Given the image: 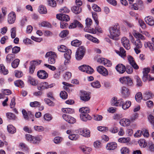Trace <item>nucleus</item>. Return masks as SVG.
Returning a JSON list of instances; mask_svg holds the SVG:
<instances>
[{
    "label": "nucleus",
    "mask_w": 154,
    "mask_h": 154,
    "mask_svg": "<svg viewBox=\"0 0 154 154\" xmlns=\"http://www.w3.org/2000/svg\"><path fill=\"white\" fill-rule=\"evenodd\" d=\"M109 31L110 34L108 35V36L110 38L114 40H116V37L119 36L120 34L119 28L118 25L110 27Z\"/></svg>",
    "instance_id": "f257e3e1"
},
{
    "label": "nucleus",
    "mask_w": 154,
    "mask_h": 154,
    "mask_svg": "<svg viewBox=\"0 0 154 154\" xmlns=\"http://www.w3.org/2000/svg\"><path fill=\"white\" fill-rule=\"evenodd\" d=\"M85 48L83 46L79 48L77 50L75 54L76 59L78 60H81L85 54Z\"/></svg>",
    "instance_id": "f03ea898"
},
{
    "label": "nucleus",
    "mask_w": 154,
    "mask_h": 154,
    "mask_svg": "<svg viewBox=\"0 0 154 154\" xmlns=\"http://www.w3.org/2000/svg\"><path fill=\"white\" fill-rule=\"evenodd\" d=\"M120 82L122 84L128 85L129 86H132L133 82L131 79L128 76H124L119 79Z\"/></svg>",
    "instance_id": "7ed1b4c3"
},
{
    "label": "nucleus",
    "mask_w": 154,
    "mask_h": 154,
    "mask_svg": "<svg viewBox=\"0 0 154 154\" xmlns=\"http://www.w3.org/2000/svg\"><path fill=\"white\" fill-rule=\"evenodd\" d=\"M79 68L80 70L89 74H91L94 72L93 69L88 65H84L79 67Z\"/></svg>",
    "instance_id": "20e7f679"
},
{
    "label": "nucleus",
    "mask_w": 154,
    "mask_h": 154,
    "mask_svg": "<svg viewBox=\"0 0 154 154\" xmlns=\"http://www.w3.org/2000/svg\"><path fill=\"white\" fill-rule=\"evenodd\" d=\"M123 101L122 99H121L117 100L116 98L114 97L112 99L111 102V104L113 106H120L122 104Z\"/></svg>",
    "instance_id": "39448f33"
},
{
    "label": "nucleus",
    "mask_w": 154,
    "mask_h": 154,
    "mask_svg": "<svg viewBox=\"0 0 154 154\" xmlns=\"http://www.w3.org/2000/svg\"><path fill=\"white\" fill-rule=\"evenodd\" d=\"M97 72L103 76H106L108 75V72L105 68L102 66H99L97 68Z\"/></svg>",
    "instance_id": "423d86ee"
},
{
    "label": "nucleus",
    "mask_w": 154,
    "mask_h": 154,
    "mask_svg": "<svg viewBox=\"0 0 154 154\" xmlns=\"http://www.w3.org/2000/svg\"><path fill=\"white\" fill-rule=\"evenodd\" d=\"M97 61L100 63L103 64L106 66L109 67L112 65V63L109 60L104 58H98Z\"/></svg>",
    "instance_id": "0eeeda50"
},
{
    "label": "nucleus",
    "mask_w": 154,
    "mask_h": 154,
    "mask_svg": "<svg viewBox=\"0 0 154 154\" xmlns=\"http://www.w3.org/2000/svg\"><path fill=\"white\" fill-rule=\"evenodd\" d=\"M122 43L123 46L127 50H129L130 48V44L129 41L127 38L125 37H123L121 39Z\"/></svg>",
    "instance_id": "6e6552de"
},
{
    "label": "nucleus",
    "mask_w": 154,
    "mask_h": 154,
    "mask_svg": "<svg viewBox=\"0 0 154 154\" xmlns=\"http://www.w3.org/2000/svg\"><path fill=\"white\" fill-rule=\"evenodd\" d=\"M62 117L65 120L69 123L73 124L76 122L75 119L69 115L63 114Z\"/></svg>",
    "instance_id": "1a4fd4ad"
},
{
    "label": "nucleus",
    "mask_w": 154,
    "mask_h": 154,
    "mask_svg": "<svg viewBox=\"0 0 154 154\" xmlns=\"http://www.w3.org/2000/svg\"><path fill=\"white\" fill-rule=\"evenodd\" d=\"M150 69L149 68H145L143 69V81L145 82L148 79L150 78V75H148V73L150 72Z\"/></svg>",
    "instance_id": "9d476101"
},
{
    "label": "nucleus",
    "mask_w": 154,
    "mask_h": 154,
    "mask_svg": "<svg viewBox=\"0 0 154 154\" xmlns=\"http://www.w3.org/2000/svg\"><path fill=\"white\" fill-rule=\"evenodd\" d=\"M37 75L38 77L41 79H45L48 78V74L44 70H40L37 73Z\"/></svg>",
    "instance_id": "9b49d317"
},
{
    "label": "nucleus",
    "mask_w": 154,
    "mask_h": 154,
    "mask_svg": "<svg viewBox=\"0 0 154 154\" xmlns=\"http://www.w3.org/2000/svg\"><path fill=\"white\" fill-rule=\"evenodd\" d=\"M56 17L57 19L61 21H67L70 19L68 15L63 14H57Z\"/></svg>",
    "instance_id": "f8f14e48"
},
{
    "label": "nucleus",
    "mask_w": 154,
    "mask_h": 154,
    "mask_svg": "<svg viewBox=\"0 0 154 154\" xmlns=\"http://www.w3.org/2000/svg\"><path fill=\"white\" fill-rule=\"evenodd\" d=\"M90 98V96L89 94L86 91L82 92L80 96L81 100L84 101H88Z\"/></svg>",
    "instance_id": "ddd939ff"
},
{
    "label": "nucleus",
    "mask_w": 154,
    "mask_h": 154,
    "mask_svg": "<svg viewBox=\"0 0 154 154\" xmlns=\"http://www.w3.org/2000/svg\"><path fill=\"white\" fill-rule=\"evenodd\" d=\"M16 18L15 14L12 12L9 14L8 16V22L10 24H12L13 23Z\"/></svg>",
    "instance_id": "4468645a"
},
{
    "label": "nucleus",
    "mask_w": 154,
    "mask_h": 154,
    "mask_svg": "<svg viewBox=\"0 0 154 154\" xmlns=\"http://www.w3.org/2000/svg\"><path fill=\"white\" fill-rule=\"evenodd\" d=\"M128 58L130 64L132 67L135 69H138L139 68V67L135 62L133 58L131 56H129L128 57Z\"/></svg>",
    "instance_id": "2eb2a0df"
},
{
    "label": "nucleus",
    "mask_w": 154,
    "mask_h": 154,
    "mask_svg": "<svg viewBox=\"0 0 154 154\" xmlns=\"http://www.w3.org/2000/svg\"><path fill=\"white\" fill-rule=\"evenodd\" d=\"M79 148L84 153L86 154H89L92 150L90 147L87 146L85 145H81Z\"/></svg>",
    "instance_id": "dca6fc26"
},
{
    "label": "nucleus",
    "mask_w": 154,
    "mask_h": 154,
    "mask_svg": "<svg viewBox=\"0 0 154 154\" xmlns=\"http://www.w3.org/2000/svg\"><path fill=\"white\" fill-rule=\"evenodd\" d=\"M79 132L80 134L85 137H89L90 136V132L89 130L80 129L79 130Z\"/></svg>",
    "instance_id": "f3484780"
},
{
    "label": "nucleus",
    "mask_w": 154,
    "mask_h": 154,
    "mask_svg": "<svg viewBox=\"0 0 154 154\" xmlns=\"http://www.w3.org/2000/svg\"><path fill=\"white\" fill-rule=\"evenodd\" d=\"M145 21L146 23L150 26L154 25V18L151 16H148L145 18Z\"/></svg>",
    "instance_id": "a211bd4d"
},
{
    "label": "nucleus",
    "mask_w": 154,
    "mask_h": 154,
    "mask_svg": "<svg viewBox=\"0 0 154 154\" xmlns=\"http://www.w3.org/2000/svg\"><path fill=\"white\" fill-rule=\"evenodd\" d=\"M116 69L121 74L123 73L125 71V67L122 64L117 65L116 67Z\"/></svg>",
    "instance_id": "6ab92c4d"
},
{
    "label": "nucleus",
    "mask_w": 154,
    "mask_h": 154,
    "mask_svg": "<svg viewBox=\"0 0 154 154\" xmlns=\"http://www.w3.org/2000/svg\"><path fill=\"white\" fill-rule=\"evenodd\" d=\"M122 94L124 98H126L130 95V92L128 88L126 87H123L122 90Z\"/></svg>",
    "instance_id": "aec40b11"
},
{
    "label": "nucleus",
    "mask_w": 154,
    "mask_h": 154,
    "mask_svg": "<svg viewBox=\"0 0 154 154\" xmlns=\"http://www.w3.org/2000/svg\"><path fill=\"white\" fill-rule=\"evenodd\" d=\"M88 113L80 114V118L83 121L86 122L88 120H90L92 117L90 116Z\"/></svg>",
    "instance_id": "412c9836"
},
{
    "label": "nucleus",
    "mask_w": 154,
    "mask_h": 154,
    "mask_svg": "<svg viewBox=\"0 0 154 154\" xmlns=\"http://www.w3.org/2000/svg\"><path fill=\"white\" fill-rule=\"evenodd\" d=\"M78 26L80 27H82V25L78 21L74 20L73 22L69 26V29H73Z\"/></svg>",
    "instance_id": "4be33fe9"
},
{
    "label": "nucleus",
    "mask_w": 154,
    "mask_h": 154,
    "mask_svg": "<svg viewBox=\"0 0 154 154\" xmlns=\"http://www.w3.org/2000/svg\"><path fill=\"white\" fill-rule=\"evenodd\" d=\"M48 83L46 82H41L37 85V89L39 91H43L44 90L47 89Z\"/></svg>",
    "instance_id": "5701e85b"
},
{
    "label": "nucleus",
    "mask_w": 154,
    "mask_h": 154,
    "mask_svg": "<svg viewBox=\"0 0 154 154\" xmlns=\"http://www.w3.org/2000/svg\"><path fill=\"white\" fill-rule=\"evenodd\" d=\"M115 51L117 54L123 58H125L126 57V51L123 48H120L119 51L117 50H116Z\"/></svg>",
    "instance_id": "b1692460"
},
{
    "label": "nucleus",
    "mask_w": 154,
    "mask_h": 154,
    "mask_svg": "<svg viewBox=\"0 0 154 154\" xmlns=\"http://www.w3.org/2000/svg\"><path fill=\"white\" fill-rule=\"evenodd\" d=\"M153 97L154 95L151 92H146L143 94V100H146L152 98Z\"/></svg>",
    "instance_id": "393cba45"
},
{
    "label": "nucleus",
    "mask_w": 154,
    "mask_h": 154,
    "mask_svg": "<svg viewBox=\"0 0 154 154\" xmlns=\"http://www.w3.org/2000/svg\"><path fill=\"white\" fill-rule=\"evenodd\" d=\"M130 123L129 119H123L120 121V125L123 126H128L130 125Z\"/></svg>",
    "instance_id": "a878e982"
},
{
    "label": "nucleus",
    "mask_w": 154,
    "mask_h": 154,
    "mask_svg": "<svg viewBox=\"0 0 154 154\" xmlns=\"http://www.w3.org/2000/svg\"><path fill=\"white\" fill-rule=\"evenodd\" d=\"M37 63L35 61H33L30 62L29 66V72L30 73L32 74L34 72L35 66Z\"/></svg>",
    "instance_id": "bb28decb"
},
{
    "label": "nucleus",
    "mask_w": 154,
    "mask_h": 154,
    "mask_svg": "<svg viewBox=\"0 0 154 154\" xmlns=\"http://www.w3.org/2000/svg\"><path fill=\"white\" fill-rule=\"evenodd\" d=\"M85 36L88 40L92 41V42L97 43H99V40L96 38H94L89 34L85 35Z\"/></svg>",
    "instance_id": "cd10ccee"
},
{
    "label": "nucleus",
    "mask_w": 154,
    "mask_h": 154,
    "mask_svg": "<svg viewBox=\"0 0 154 154\" xmlns=\"http://www.w3.org/2000/svg\"><path fill=\"white\" fill-rule=\"evenodd\" d=\"M72 12L74 13L77 14L80 13L81 11V8L78 6H73L71 8Z\"/></svg>",
    "instance_id": "c85d7f7f"
},
{
    "label": "nucleus",
    "mask_w": 154,
    "mask_h": 154,
    "mask_svg": "<svg viewBox=\"0 0 154 154\" xmlns=\"http://www.w3.org/2000/svg\"><path fill=\"white\" fill-rule=\"evenodd\" d=\"M144 46L145 48H148L152 51H154V44L150 42H146Z\"/></svg>",
    "instance_id": "c756f323"
},
{
    "label": "nucleus",
    "mask_w": 154,
    "mask_h": 154,
    "mask_svg": "<svg viewBox=\"0 0 154 154\" xmlns=\"http://www.w3.org/2000/svg\"><path fill=\"white\" fill-rule=\"evenodd\" d=\"M38 11L41 14H46L47 13V10L45 6L41 5L39 6Z\"/></svg>",
    "instance_id": "7c9ffc66"
},
{
    "label": "nucleus",
    "mask_w": 154,
    "mask_h": 154,
    "mask_svg": "<svg viewBox=\"0 0 154 154\" xmlns=\"http://www.w3.org/2000/svg\"><path fill=\"white\" fill-rule=\"evenodd\" d=\"M8 131L11 134H14L16 132V129L13 126L11 125H8L7 127Z\"/></svg>",
    "instance_id": "2f4dec72"
},
{
    "label": "nucleus",
    "mask_w": 154,
    "mask_h": 154,
    "mask_svg": "<svg viewBox=\"0 0 154 154\" xmlns=\"http://www.w3.org/2000/svg\"><path fill=\"white\" fill-rule=\"evenodd\" d=\"M131 105V102L130 101H127L125 103L122 102V108L124 110L128 109Z\"/></svg>",
    "instance_id": "473e14b6"
},
{
    "label": "nucleus",
    "mask_w": 154,
    "mask_h": 154,
    "mask_svg": "<svg viewBox=\"0 0 154 154\" xmlns=\"http://www.w3.org/2000/svg\"><path fill=\"white\" fill-rule=\"evenodd\" d=\"M15 57V55L14 54H8L6 57V61L7 63H10Z\"/></svg>",
    "instance_id": "72a5a7b5"
},
{
    "label": "nucleus",
    "mask_w": 154,
    "mask_h": 154,
    "mask_svg": "<svg viewBox=\"0 0 154 154\" xmlns=\"http://www.w3.org/2000/svg\"><path fill=\"white\" fill-rule=\"evenodd\" d=\"M79 111L81 112L80 114L89 113L90 110L88 107H82L79 109Z\"/></svg>",
    "instance_id": "f704fd0d"
},
{
    "label": "nucleus",
    "mask_w": 154,
    "mask_h": 154,
    "mask_svg": "<svg viewBox=\"0 0 154 154\" xmlns=\"http://www.w3.org/2000/svg\"><path fill=\"white\" fill-rule=\"evenodd\" d=\"M0 72L4 75L8 74V70L5 69V66L3 64L0 65Z\"/></svg>",
    "instance_id": "c9c22d12"
},
{
    "label": "nucleus",
    "mask_w": 154,
    "mask_h": 154,
    "mask_svg": "<svg viewBox=\"0 0 154 154\" xmlns=\"http://www.w3.org/2000/svg\"><path fill=\"white\" fill-rule=\"evenodd\" d=\"M62 110L64 113H66L72 114L74 112L73 109L69 108H62Z\"/></svg>",
    "instance_id": "e433bc0d"
},
{
    "label": "nucleus",
    "mask_w": 154,
    "mask_h": 154,
    "mask_svg": "<svg viewBox=\"0 0 154 154\" xmlns=\"http://www.w3.org/2000/svg\"><path fill=\"white\" fill-rule=\"evenodd\" d=\"M65 52L66 53H64V57L66 59L69 60L71 57V50L70 49H68Z\"/></svg>",
    "instance_id": "4c0bfd02"
},
{
    "label": "nucleus",
    "mask_w": 154,
    "mask_h": 154,
    "mask_svg": "<svg viewBox=\"0 0 154 154\" xmlns=\"http://www.w3.org/2000/svg\"><path fill=\"white\" fill-rule=\"evenodd\" d=\"M130 140L129 137H122L118 139V141L121 143H126L129 142Z\"/></svg>",
    "instance_id": "58836bf2"
},
{
    "label": "nucleus",
    "mask_w": 154,
    "mask_h": 154,
    "mask_svg": "<svg viewBox=\"0 0 154 154\" xmlns=\"http://www.w3.org/2000/svg\"><path fill=\"white\" fill-rule=\"evenodd\" d=\"M42 138V137L41 135L33 137L32 143H38L41 140Z\"/></svg>",
    "instance_id": "ea45409f"
},
{
    "label": "nucleus",
    "mask_w": 154,
    "mask_h": 154,
    "mask_svg": "<svg viewBox=\"0 0 154 154\" xmlns=\"http://www.w3.org/2000/svg\"><path fill=\"white\" fill-rule=\"evenodd\" d=\"M20 60L18 59H16L11 63V66L14 68L17 67L19 64Z\"/></svg>",
    "instance_id": "a19ab883"
},
{
    "label": "nucleus",
    "mask_w": 154,
    "mask_h": 154,
    "mask_svg": "<svg viewBox=\"0 0 154 154\" xmlns=\"http://www.w3.org/2000/svg\"><path fill=\"white\" fill-rule=\"evenodd\" d=\"M91 85L92 87L97 88H99L101 87L100 83L98 81H96L92 82Z\"/></svg>",
    "instance_id": "79ce46f5"
},
{
    "label": "nucleus",
    "mask_w": 154,
    "mask_h": 154,
    "mask_svg": "<svg viewBox=\"0 0 154 154\" xmlns=\"http://www.w3.org/2000/svg\"><path fill=\"white\" fill-rule=\"evenodd\" d=\"M7 118L11 120H15L17 117L15 115L11 112H8L6 114Z\"/></svg>",
    "instance_id": "37998d69"
},
{
    "label": "nucleus",
    "mask_w": 154,
    "mask_h": 154,
    "mask_svg": "<svg viewBox=\"0 0 154 154\" xmlns=\"http://www.w3.org/2000/svg\"><path fill=\"white\" fill-rule=\"evenodd\" d=\"M134 45L136 47L134 48H140L142 46V43L139 39L136 40L134 43Z\"/></svg>",
    "instance_id": "c03bdc74"
},
{
    "label": "nucleus",
    "mask_w": 154,
    "mask_h": 154,
    "mask_svg": "<svg viewBox=\"0 0 154 154\" xmlns=\"http://www.w3.org/2000/svg\"><path fill=\"white\" fill-rule=\"evenodd\" d=\"M28 81L29 83L33 85H35L37 84V82L31 76L29 77Z\"/></svg>",
    "instance_id": "a18cd8bd"
},
{
    "label": "nucleus",
    "mask_w": 154,
    "mask_h": 154,
    "mask_svg": "<svg viewBox=\"0 0 154 154\" xmlns=\"http://www.w3.org/2000/svg\"><path fill=\"white\" fill-rule=\"evenodd\" d=\"M63 138L60 137H55L54 139V142L56 144H59L61 143V142L63 141Z\"/></svg>",
    "instance_id": "49530a36"
},
{
    "label": "nucleus",
    "mask_w": 154,
    "mask_h": 154,
    "mask_svg": "<svg viewBox=\"0 0 154 154\" xmlns=\"http://www.w3.org/2000/svg\"><path fill=\"white\" fill-rule=\"evenodd\" d=\"M34 130L38 132H42L45 130V128L41 126L35 125L34 127Z\"/></svg>",
    "instance_id": "de8ad7c7"
},
{
    "label": "nucleus",
    "mask_w": 154,
    "mask_h": 154,
    "mask_svg": "<svg viewBox=\"0 0 154 154\" xmlns=\"http://www.w3.org/2000/svg\"><path fill=\"white\" fill-rule=\"evenodd\" d=\"M69 34V31L67 30H65L62 31L59 34L60 37L61 38H64L66 37Z\"/></svg>",
    "instance_id": "09e8293b"
},
{
    "label": "nucleus",
    "mask_w": 154,
    "mask_h": 154,
    "mask_svg": "<svg viewBox=\"0 0 154 154\" xmlns=\"http://www.w3.org/2000/svg\"><path fill=\"white\" fill-rule=\"evenodd\" d=\"M143 98L142 94L140 92L137 93L135 96V99L138 102H140Z\"/></svg>",
    "instance_id": "8fccbe9b"
},
{
    "label": "nucleus",
    "mask_w": 154,
    "mask_h": 154,
    "mask_svg": "<svg viewBox=\"0 0 154 154\" xmlns=\"http://www.w3.org/2000/svg\"><path fill=\"white\" fill-rule=\"evenodd\" d=\"M52 115L49 113L45 114L44 116V119L47 121H51L52 119Z\"/></svg>",
    "instance_id": "3c124183"
},
{
    "label": "nucleus",
    "mask_w": 154,
    "mask_h": 154,
    "mask_svg": "<svg viewBox=\"0 0 154 154\" xmlns=\"http://www.w3.org/2000/svg\"><path fill=\"white\" fill-rule=\"evenodd\" d=\"M71 44L73 46L77 47L80 45L81 43L78 40L75 39L72 41L71 42Z\"/></svg>",
    "instance_id": "603ef678"
},
{
    "label": "nucleus",
    "mask_w": 154,
    "mask_h": 154,
    "mask_svg": "<svg viewBox=\"0 0 154 154\" xmlns=\"http://www.w3.org/2000/svg\"><path fill=\"white\" fill-rule=\"evenodd\" d=\"M15 85L18 87H22L24 86V83L23 81L19 80L14 82Z\"/></svg>",
    "instance_id": "864d4df0"
},
{
    "label": "nucleus",
    "mask_w": 154,
    "mask_h": 154,
    "mask_svg": "<svg viewBox=\"0 0 154 154\" xmlns=\"http://www.w3.org/2000/svg\"><path fill=\"white\" fill-rule=\"evenodd\" d=\"M134 35L136 38H138V39H140L142 40L145 39L144 36L138 32L135 33L134 34Z\"/></svg>",
    "instance_id": "5fc2aeb1"
},
{
    "label": "nucleus",
    "mask_w": 154,
    "mask_h": 154,
    "mask_svg": "<svg viewBox=\"0 0 154 154\" xmlns=\"http://www.w3.org/2000/svg\"><path fill=\"white\" fill-rule=\"evenodd\" d=\"M138 117V114L135 113L131 115L130 117L129 120L131 122H133L135 121Z\"/></svg>",
    "instance_id": "6e6d98bb"
},
{
    "label": "nucleus",
    "mask_w": 154,
    "mask_h": 154,
    "mask_svg": "<svg viewBox=\"0 0 154 154\" xmlns=\"http://www.w3.org/2000/svg\"><path fill=\"white\" fill-rule=\"evenodd\" d=\"M60 97L63 99H66L67 97V94L65 91H61L60 93Z\"/></svg>",
    "instance_id": "4d7b16f0"
},
{
    "label": "nucleus",
    "mask_w": 154,
    "mask_h": 154,
    "mask_svg": "<svg viewBox=\"0 0 154 154\" xmlns=\"http://www.w3.org/2000/svg\"><path fill=\"white\" fill-rule=\"evenodd\" d=\"M121 152L122 154H128L129 150L128 148L126 147H123L121 149Z\"/></svg>",
    "instance_id": "13d9d810"
},
{
    "label": "nucleus",
    "mask_w": 154,
    "mask_h": 154,
    "mask_svg": "<svg viewBox=\"0 0 154 154\" xmlns=\"http://www.w3.org/2000/svg\"><path fill=\"white\" fill-rule=\"evenodd\" d=\"M79 137V136L78 134H72L69 135V138L71 140H76Z\"/></svg>",
    "instance_id": "bf43d9fd"
},
{
    "label": "nucleus",
    "mask_w": 154,
    "mask_h": 154,
    "mask_svg": "<svg viewBox=\"0 0 154 154\" xmlns=\"http://www.w3.org/2000/svg\"><path fill=\"white\" fill-rule=\"evenodd\" d=\"M48 2V5L53 7H55L57 5L56 2L54 0H49Z\"/></svg>",
    "instance_id": "052dcab7"
},
{
    "label": "nucleus",
    "mask_w": 154,
    "mask_h": 154,
    "mask_svg": "<svg viewBox=\"0 0 154 154\" xmlns=\"http://www.w3.org/2000/svg\"><path fill=\"white\" fill-rule=\"evenodd\" d=\"M11 37L13 38H14L16 36V28L14 27L11 29Z\"/></svg>",
    "instance_id": "680f3d73"
},
{
    "label": "nucleus",
    "mask_w": 154,
    "mask_h": 154,
    "mask_svg": "<svg viewBox=\"0 0 154 154\" xmlns=\"http://www.w3.org/2000/svg\"><path fill=\"white\" fill-rule=\"evenodd\" d=\"M30 105L32 107H38L41 105V103L38 101H34L31 102L30 103Z\"/></svg>",
    "instance_id": "e2e57ef3"
},
{
    "label": "nucleus",
    "mask_w": 154,
    "mask_h": 154,
    "mask_svg": "<svg viewBox=\"0 0 154 154\" xmlns=\"http://www.w3.org/2000/svg\"><path fill=\"white\" fill-rule=\"evenodd\" d=\"M140 26L143 29H145L146 28V26L144 22L141 20H138Z\"/></svg>",
    "instance_id": "0e129e2a"
},
{
    "label": "nucleus",
    "mask_w": 154,
    "mask_h": 154,
    "mask_svg": "<svg viewBox=\"0 0 154 154\" xmlns=\"http://www.w3.org/2000/svg\"><path fill=\"white\" fill-rule=\"evenodd\" d=\"M92 9L97 12H100L101 11L100 8L97 5L94 4L92 6Z\"/></svg>",
    "instance_id": "69168bd1"
},
{
    "label": "nucleus",
    "mask_w": 154,
    "mask_h": 154,
    "mask_svg": "<svg viewBox=\"0 0 154 154\" xmlns=\"http://www.w3.org/2000/svg\"><path fill=\"white\" fill-rule=\"evenodd\" d=\"M92 23V21L91 19L88 18L85 20V23L86 26L88 27H89L91 25Z\"/></svg>",
    "instance_id": "338daca9"
},
{
    "label": "nucleus",
    "mask_w": 154,
    "mask_h": 154,
    "mask_svg": "<svg viewBox=\"0 0 154 154\" xmlns=\"http://www.w3.org/2000/svg\"><path fill=\"white\" fill-rule=\"evenodd\" d=\"M148 119L149 122L153 125H154V116L150 114L148 116Z\"/></svg>",
    "instance_id": "774afa93"
}]
</instances>
